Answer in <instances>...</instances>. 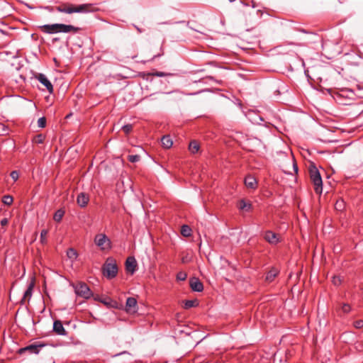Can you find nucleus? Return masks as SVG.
<instances>
[{"label": "nucleus", "instance_id": "39", "mask_svg": "<svg viewBox=\"0 0 363 363\" xmlns=\"http://www.w3.org/2000/svg\"><path fill=\"white\" fill-rule=\"evenodd\" d=\"M9 223V220L7 218H4L1 220V225L2 226H5Z\"/></svg>", "mask_w": 363, "mask_h": 363}, {"label": "nucleus", "instance_id": "32", "mask_svg": "<svg viewBox=\"0 0 363 363\" xmlns=\"http://www.w3.org/2000/svg\"><path fill=\"white\" fill-rule=\"evenodd\" d=\"M332 281H333V284L334 285L338 286V285H340L341 284L342 279H341V278L339 276H334L333 277Z\"/></svg>", "mask_w": 363, "mask_h": 363}, {"label": "nucleus", "instance_id": "29", "mask_svg": "<svg viewBox=\"0 0 363 363\" xmlns=\"http://www.w3.org/2000/svg\"><path fill=\"white\" fill-rule=\"evenodd\" d=\"M122 130H123V132L125 133V134H128L129 133H130L133 130V125L131 124H127V125H124L123 127H122Z\"/></svg>", "mask_w": 363, "mask_h": 363}, {"label": "nucleus", "instance_id": "37", "mask_svg": "<svg viewBox=\"0 0 363 363\" xmlns=\"http://www.w3.org/2000/svg\"><path fill=\"white\" fill-rule=\"evenodd\" d=\"M10 175L14 181H16L18 179V173L17 171H12Z\"/></svg>", "mask_w": 363, "mask_h": 363}, {"label": "nucleus", "instance_id": "31", "mask_svg": "<svg viewBox=\"0 0 363 363\" xmlns=\"http://www.w3.org/2000/svg\"><path fill=\"white\" fill-rule=\"evenodd\" d=\"M151 74L152 76H156V77H166V76L172 75L170 73H165V72H155L152 73Z\"/></svg>", "mask_w": 363, "mask_h": 363}, {"label": "nucleus", "instance_id": "41", "mask_svg": "<svg viewBox=\"0 0 363 363\" xmlns=\"http://www.w3.org/2000/svg\"><path fill=\"white\" fill-rule=\"evenodd\" d=\"M135 28H136L137 30H138L139 33H141V32H142V30H141V29H140V28H138V27H137V26H135Z\"/></svg>", "mask_w": 363, "mask_h": 363}, {"label": "nucleus", "instance_id": "34", "mask_svg": "<svg viewBox=\"0 0 363 363\" xmlns=\"http://www.w3.org/2000/svg\"><path fill=\"white\" fill-rule=\"evenodd\" d=\"M48 230H43L40 233V239L41 242H44L45 241L46 237L48 235Z\"/></svg>", "mask_w": 363, "mask_h": 363}, {"label": "nucleus", "instance_id": "2", "mask_svg": "<svg viewBox=\"0 0 363 363\" xmlns=\"http://www.w3.org/2000/svg\"><path fill=\"white\" fill-rule=\"evenodd\" d=\"M91 5L82 4L79 6H74L72 4H65L56 6V11L62 13H84L91 11Z\"/></svg>", "mask_w": 363, "mask_h": 363}, {"label": "nucleus", "instance_id": "11", "mask_svg": "<svg viewBox=\"0 0 363 363\" xmlns=\"http://www.w3.org/2000/svg\"><path fill=\"white\" fill-rule=\"evenodd\" d=\"M191 289L197 292H201L203 289V284L197 278H191L189 281Z\"/></svg>", "mask_w": 363, "mask_h": 363}, {"label": "nucleus", "instance_id": "21", "mask_svg": "<svg viewBox=\"0 0 363 363\" xmlns=\"http://www.w3.org/2000/svg\"><path fill=\"white\" fill-rule=\"evenodd\" d=\"M64 215H65V211L62 210V209H59V210H57L55 213L54 216H53V219L56 222L59 223V222L61 221V220H62V217L64 216Z\"/></svg>", "mask_w": 363, "mask_h": 363}, {"label": "nucleus", "instance_id": "6", "mask_svg": "<svg viewBox=\"0 0 363 363\" xmlns=\"http://www.w3.org/2000/svg\"><path fill=\"white\" fill-rule=\"evenodd\" d=\"M74 291L77 296L86 299L90 298L92 295L89 287L83 282L77 283L74 286Z\"/></svg>", "mask_w": 363, "mask_h": 363}, {"label": "nucleus", "instance_id": "25", "mask_svg": "<svg viewBox=\"0 0 363 363\" xmlns=\"http://www.w3.org/2000/svg\"><path fill=\"white\" fill-rule=\"evenodd\" d=\"M13 197L9 195L4 196L2 199V201L6 205H11L13 203Z\"/></svg>", "mask_w": 363, "mask_h": 363}, {"label": "nucleus", "instance_id": "24", "mask_svg": "<svg viewBox=\"0 0 363 363\" xmlns=\"http://www.w3.org/2000/svg\"><path fill=\"white\" fill-rule=\"evenodd\" d=\"M198 305L196 300H187L184 303V308L188 309Z\"/></svg>", "mask_w": 363, "mask_h": 363}, {"label": "nucleus", "instance_id": "22", "mask_svg": "<svg viewBox=\"0 0 363 363\" xmlns=\"http://www.w3.org/2000/svg\"><path fill=\"white\" fill-rule=\"evenodd\" d=\"M189 149L191 153H196L199 150V145L196 141H192L189 144Z\"/></svg>", "mask_w": 363, "mask_h": 363}, {"label": "nucleus", "instance_id": "33", "mask_svg": "<svg viewBox=\"0 0 363 363\" xmlns=\"http://www.w3.org/2000/svg\"><path fill=\"white\" fill-rule=\"evenodd\" d=\"M99 301H101V303H103L106 306H111L112 301L109 298H99Z\"/></svg>", "mask_w": 363, "mask_h": 363}, {"label": "nucleus", "instance_id": "3", "mask_svg": "<svg viewBox=\"0 0 363 363\" xmlns=\"http://www.w3.org/2000/svg\"><path fill=\"white\" fill-rule=\"evenodd\" d=\"M309 173L315 193L320 194L323 191V181L320 172L316 167H313L309 169Z\"/></svg>", "mask_w": 363, "mask_h": 363}, {"label": "nucleus", "instance_id": "15", "mask_svg": "<svg viewBox=\"0 0 363 363\" xmlns=\"http://www.w3.org/2000/svg\"><path fill=\"white\" fill-rule=\"evenodd\" d=\"M41 347V345H30L24 348H21L19 350V352H20V353H23V352L28 351L30 353L38 354L40 351L39 347Z\"/></svg>", "mask_w": 363, "mask_h": 363}, {"label": "nucleus", "instance_id": "30", "mask_svg": "<svg viewBox=\"0 0 363 363\" xmlns=\"http://www.w3.org/2000/svg\"><path fill=\"white\" fill-rule=\"evenodd\" d=\"M38 125L40 128H45L46 125V119L45 117L40 118L38 120Z\"/></svg>", "mask_w": 363, "mask_h": 363}, {"label": "nucleus", "instance_id": "17", "mask_svg": "<svg viewBox=\"0 0 363 363\" xmlns=\"http://www.w3.org/2000/svg\"><path fill=\"white\" fill-rule=\"evenodd\" d=\"M238 208L240 210L250 211L252 208V204L250 202H247L245 200L242 199L239 201Z\"/></svg>", "mask_w": 363, "mask_h": 363}, {"label": "nucleus", "instance_id": "10", "mask_svg": "<svg viewBox=\"0 0 363 363\" xmlns=\"http://www.w3.org/2000/svg\"><path fill=\"white\" fill-rule=\"evenodd\" d=\"M137 308V301L133 297H129L126 300L125 310L128 313H135Z\"/></svg>", "mask_w": 363, "mask_h": 363}, {"label": "nucleus", "instance_id": "26", "mask_svg": "<svg viewBox=\"0 0 363 363\" xmlns=\"http://www.w3.org/2000/svg\"><path fill=\"white\" fill-rule=\"evenodd\" d=\"M45 137L42 134L37 135L33 138V143L36 144H41L44 142Z\"/></svg>", "mask_w": 363, "mask_h": 363}, {"label": "nucleus", "instance_id": "8", "mask_svg": "<svg viewBox=\"0 0 363 363\" xmlns=\"http://www.w3.org/2000/svg\"><path fill=\"white\" fill-rule=\"evenodd\" d=\"M35 78L45 86L49 93L52 94L53 92V86L50 82V80L47 78V77L43 74H38L35 76Z\"/></svg>", "mask_w": 363, "mask_h": 363}, {"label": "nucleus", "instance_id": "27", "mask_svg": "<svg viewBox=\"0 0 363 363\" xmlns=\"http://www.w3.org/2000/svg\"><path fill=\"white\" fill-rule=\"evenodd\" d=\"M140 157L138 155H128V160L129 162H137L140 160Z\"/></svg>", "mask_w": 363, "mask_h": 363}, {"label": "nucleus", "instance_id": "36", "mask_svg": "<svg viewBox=\"0 0 363 363\" xmlns=\"http://www.w3.org/2000/svg\"><path fill=\"white\" fill-rule=\"evenodd\" d=\"M350 309H351V307L349 304H347V303H344L342 306V311L345 313H347L350 311Z\"/></svg>", "mask_w": 363, "mask_h": 363}, {"label": "nucleus", "instance_id": "16", "mask_svg": "<svg viewBox=\"0 0 363 363\" xmlns=\"http://www.w3.org/2000/svg\"><path fill=\"white\" fill-rule=\"evenodd\" d=\"M33 287H34V282L31 281L29 284L28 289H26V291H25V293L23 294V297L21 300V302H25L26 300L29 301V299L31 298V296H32Z\"/></svg>", "mask_w": 363, "mask_h": 363}, {"label": "nucleus", "instance_id": "4", "mask_svg": "<svg viewBox=\"0 0 363 363\" xmlns=\"http://www.w3.org/2000/svg\"><path fill=\"white\" fill-rule=\"evenodd\" d=\"M103 274L108 279L114 278L118 274V266L114 259L108 258L103 267Z\"/></svg>", "mask_w": 363, "mask_h": 363}, {"label": "nucleus", "instance_id": "13", "mask_svg": "<svg viewBox=\"0 0 363 363\" xmlns=\"http://www.w3.org/2000/svg\"><path fill=\"white\" fill-rule=\"evenodd\" d=\"M89 201V196L85 193H80L77 198V203L80 207H85Z\"/></svg>", "mask_w": 363, "mask_h": 363}, {"label": "nucleus", "instance_id": "18", "mask_svg": "<svg viewBox=\"0 0 363 363\" xmlns=\"http://www.w3.org/2000/svg\"><path fill=\"white\" fill-rule=\"evenodd\" d=\"M279 271L277 269H272L269 271L266 275V281L272 282L274 281L275 277L277 276Z\"/></svg>", "mask_w": 363, "mask_h": 363}, {"label": "nucleus", "instance_id": "1", "mask_svg": "<svg viewBox=\"0 0 363 363\" xmlns=\"http://www.w3.org/2000/svg\"><path fill=\"white\" fill-rule=\"evenodd\" d=\"M40 30L48 34L58 33H77L79 28L72 25H65L62 23L46 24L39 27Z\"/></svg>", "mask_w": 363, "mask_h": 363}, {"label": "nucleus", "instance_id": "35", "mask_svg": "<svg viewBox=\"0 0 363 363\" xmlns=\"http://www.w3.org/2000/svg\"><path fill=\"white\" fill-rule=\"evenodd\" d=\"M354 326L357 328L360 329L363 328V320H357L354 322Z\"/></svg>", "mask_w": 363, "mask_h": 363}, {"label": "nucleus", "instance_id": "28", "mask_svg": "<svg viewBox=\"0 0 363 363\" xmlns=\"http://www.w3.org/2000/svg\"><path fill=\"white\" fill-rule=\"evenodd\" d=\"M187 277V274L184 272H179L177 274V279L179 281H184Z\"/></svg>", "mask_w": 363, "mask_h": 363}, {"label": "nucleus", "instance_id": "38", "mask_svg": "<svg viewBox=\"0 0 363 363\" xmlns=\"http://www.w3.org/2000/svg\"><path fill=\"white\" fill-rule=\"evenodd\" d=\"M343 206V201H337L335 203V208L340 210Z\"/></svg>", "mask_w": 363, "mask_h": 363}, {"label": "nucleus", "instance_id": "23", "mask_svg": "<svg viewBox=\"0 0 363 363\" xmlns=\"http://www.w3.org/2000/svg\"><path fill=\"white\" fill-rule=\"evenodd\" d=\"M191 229L186 225L182 227L181 233L184 237H189L191 235Z\"/></svg>", "mask_w": 363, "mask_h": 363}, {"label": "nucleus", "instance_id": "7", "mask_svg": "<svg viewBox=\"0 0 363 363\" xmlns=\"http://www.w3.org/2000/svg\"><path fill=\"white\" fill-rule=\"evenodd\" d=\"M264 239L270 245H277L281 242L282 239L280 235L271 230H267L263 235Z\"/></svg>", "mask_w": 363, "mask_h": 363}, {"label": "nucleus", "instance_id": "20", "mask_svg": "<svg viewBox=\"0 0 363 363\" xmlns=\"http://www.w3.org/2000/svg\"><path fill=\"white\" fill-rule=\"evenodd\" d=\"M67 256L73 262L77 259L78 253L74 248H69L67 251Z\"/></svg>", "mask_w": 363, "mask_h": 363}, {"label": "nucleus", "instance_id": "40", "mask_svg": "<svg viewBox=\"0 0 363 363\" xmlns=\"http://www.w3.org/2000/svg\"><path fill=\"white\" fill-rule=\"evenodd\" d=\"M294 170L296 172H298V167H297V165L296 164H294Z\"/></svg>", "mask_w": 363, "mask_h": 363}, {"label": "nucleus", "instance_id": "14", "mask_svg": "<svg viewBox=\"0 0 363 363\" xmlns=\"http://www.w3.org/2000/svg\"><path fill=\"white\" fill-rule=\"evenodd\" d=\"M245 185L248 189H255L257 186V182L256 179L254 177H252L251 175H247L245 178Z\"/></svg>", "mask_w": 363, "mask_h": 363}, {"label": "nucleus", "instance_id": "5", "mask_svg": "<svg viewBox=\"0 0 363 363\" xmlns=\"http://www.w3.org/2000/svg\"><path fill=\"white\" fill-rule=\"evenodd\" d=\"M94 243L101 250H109L111 247V240L104 233H99L95 236Z\"/></svg>", "mask_w": 363, "mask_h": 363}, {"label": "nucleus", "instance_id": "12", "mask_svg": "<svg viewBox=\"0 0 363 363\" xmlns=\"http://www.w3.org/2000/svg\"><path fill=\"white\" fill-rule=\"evenodd\" d=\"M53 331L59 335H66L67 331L60 320H55L53 323Z\"/></svg>", "mask_w": 363, "mask_h": 363}, {"label": "nucleus", "instance_id": "9", "mask_svg": "<svg viewBox=\"0 0 363 363\" xmlns=\"http://www.w3.org/2000/svg\"><path fill=\"white\" fill-rule=\"evenodd\" d=\"M138 264L136 259L133 257H129L125 261V269L128 273L133 274L136 271Z\"/></svg>", "mask_w": 363, "mask_h": 363}, {"label": "nucleus", "instance_id": "19", "mask_svg": "<svg viewBox=\"0 0 363 363\" xmlns=\"http://www.w3.org/2000/svg\"><path fill=\"white\" fill-rule=\"evenodd\" d=\"M162 145L165 148H169L172 147L173 143L169 135H164L161 139Z\"/></svg>", "mask_w": 363, "mask_h": 363}]
</instances>
